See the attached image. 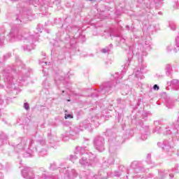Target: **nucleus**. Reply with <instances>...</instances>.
Segmentation results:
<instances>
[{"mask_svg":"<svg viewBox=\"0 0 179 179\" xmlns=\"http://www.w3.org/2000/svg\"><path fill=\"white\" fill-rule=\"evenodd\" d=\"M47 141L44 138V134H36L35 139L27 138H21L20 142L14 147L15 152L19 153L24 150V157H33L36 152H38L39 156H47V150H45Z\"/></svg>","mask_w":179,"mask_h":179,"instance_id":"obj_1","label":"nucleus"},{"mask_svg":"<svg viewBox=\"0 0 179 179\" xmlns=\"http://www.w3.org/2000/svg\"><path fill=\"white\" fill-rule=\"evenodd\" d=\"M5 40L8 43H15V41H19L20 40L27 41L29 43L30 45H27L23 46L22 48L24 51H31V50L34 49V44L33 43L37 39L34 35H30L29 32L20 31L19 28L14 27L11 28L6 37H5V34H0V45H3L5 43Z\"/></svg>","mask_w":179,"mask_h":179,"instance_id":"obj_2","label":"nucleus"},{"mask_svg":"<svg viewBox=\"0 0 179 179\" xmlns=\"http://www.w3.org/2000/svg\"><path fill=\"white\" fill-rule=\"evenodd\" d=\"M130 51H131L133 55L138 57L139 64H141L140 67H137L134 70V75L137 79H145V73H148L147 65L143 64V57L148 55L146 51L150 50V41H145L141 43L134 45L133 46H129Z\"/></svg>","mask_w":179,"mask_h":179,"instance_id":"obj_3","label":"nucleus"},{"mask_svg":"<svg viewBox=\"0 0 179 179\" xmlns=\"http://www.w3.org/2000/svg\"><path fill=\"white\" fill-rule=\"evenodd\" d=\"M133 55H129L128 60L124 64V67L122 71V73H115V74L112 75L113 78L115 79V83H113V81H109L103 83L100 85V90L98 91L97 94H92L91 96L92 97H99V96H101V94H110L113 90H114V87L115 85H117L120 82L118 81L120 80L123 76L125 72H127V69L129 66V64H131V61H132Z\"/></svg>","mask_w":179,"mask_h":179,"instance_id":"obj_4","label":"nucleus"},{"mask_svg":"<svg viewBox=\"0 0 179 179\" xmlns=\"http://www.w3.org/2000/svg\"><path fill=\"white\" fill-rule=\"evenodd\" d=\"M26 70L23 69L20 73H18V80L15 81V78L12 77V73H15V71L12 70V69L9 68L7 70L4 71L3 76H4V82L6 83V87L8 89H10V90H13L14 93L17 94V86L20 82H24L29 74H26L24 77H22V73H24Z\"/></svg>","mask_w":179,"mask_h":179,"instance_id":"obj_5","label":"nucleus"},{"mask_svg":"<svg viewBox=\"0 0 179 179\" xmlns=\"http://www.w3.org/2000/svg\"><path fill=\"white\" fill-rule=\"evenodd\" d=\"M80 128L76 126H71L69 127V132L66 131L62 135V139L64 142H68L69 138H71L73 140L78 139L79 136V132L80 131H83V128L85 129H89V128H92V124L89 120H85L84 122L80 124Z\"/></svg>","mask_w":179,"mask_h":179,"instance_id":"obj_6","label":"nucleus"},{"mask_svg":"<svg viewBox=\"0 0 179 179\" xmlns=\"http://www.w3.org/2000/svg\"><path fill=\"white\" fill-rule=\"evenodd\" d=\"M107 176H110V173H107L103 171H100L96 174L92 171L88 170L80 172L79 178L81 179H107Z\"/></svg>","mask_w":179,"mask_h":179,"instance_id":"obj_7","label":"nucleus"},{"mask_svg":"<svg viewBox=\"0 0 179 179\" xmlns=\"http://www.w3.org/2000/svg\"><path fill=\"white\" fill-rule=\"evenodd\" d=\"M109 153L110 157L103 162V167H108L111 166L114 163V159L117 157V155H118V150L117 149V146L114 145V143L111 142V136H109Z\"/></svg>","mask_w":179,"mask_h":179,"instance_id":"obj_8","label":"nucleus"},{"mask_svg":"<svg viewBox=\"0 0 179 179\" xmlns=\"http://www.w3.org/2000/svg\"><path fill=\"white\" fill-rule=\"evenodd\" d=\"M72 30L73 31H77V33L75 34L73 38L70 39L69 44L66 45V48H75L76 47V40H78L80 43H85L86 41L85 36L81 34L82 30H80L78 27H73Z\"/></svg>","mask_w":179,"mask_h":179,"instance_id":"obj_9","label":"nucleus"},{"mask_svg":"<svg viewBox=\"0 0 179 179\" xmlns=\"http://www.w3.org/2000/svg\"><path fill=\"white\" fill-rule=\"evenodd\" d=\"M90 159H87L86 157H82L79 159V164L82 167H94L97 164V157L94 156L92 153H90Z\"/></svg>","mask_w":179,"mask_h":179,"instance_id":"obj_10","label":"nucleus"},{"mask_svg":"<svg viewBox=\"0 0 179 179\" xmlns=\"http://www.w3.org/2000/svg\"><path fill=\"white\" fill-rule=\"evenodd\" d=\"M129 170L124 165H120L117 171L110 173L111 177H120V179H128Z\"/></svg>","mask_w":179,"mask_h":179,"instance_id":"obj_11","label":"nucleus"},{"mask_svg":"<svg viewBox=\"0 0 179 179\" xmlns=\"http://www.w3.org/2000/svg\"><path fill=\"white\" fill-rule=\"evenodd\" d=\"M137 125H139L141 127V129H140V133L138 134V139H140L141 141H146L148 139V136H149V134H150V129H149V126L143 127V121L138 120L137 122Z\"/></svg>","mask_w":179,"mask_h":179,"instance_id":"obj_12","label":"nucleus"},{"mask_svg":"<svg viewBox=\"0 0 179 179\" xmlns=\"http://www.w3.org/2000/svg\"><path fill=\"white\" fill-rule=\"evenodd\" d=\"M105 143L104 137L103 136H98L94 139V146L98 152H104L106 150Z\"/></svg>","mask_w":179,"mask_h":179,"instance_id":"obj_13","label":"nucleus"},{"mask_svg":"<svg viewBox=\"0 0 179 179\" xmlns=\"http://www.w3.org/2000/svg\"><path fill=\"white\" fill-rule=\"evenodd\" d=\"M86 147H80V146H76L74 155H71L69 156L68 159L71 162H75V160H77L78 155H85L86 152Z\"/></svg>","mask_w":179,"mask_h":179,"instance_id":"obj_14","label":"nucleus"},{"mask_svg":"<svg viewBox=\"0 0 179 179\" xmlns=\"http://www.w3.org/2000/svg\"><path fill=\"white\" fill-rule=\"evenodd\" d=\"M60 174H64V176L69 179H75L78 177V172L76 170L71 169L70 171L66 170V167H61L59 169Z\"/></svg>","mask_w":179,"mask_h":179,"instance_id":"obj_15","label":"nucleus"},{"mask_svg":"<svg viewBox=\"0 0 179 179\" xmlns=\"http://www.w3.org/2000/svg\"><path fill=\"white\" fill-rule=\"evenodd\" d=\"M153 134H163V135H171V129L169 127H160L157 126L155 129L152 130Z\"/></svg>","mask_w":179,"mask_h":179,"instance_id":"obj_16","label":"nucleus"},{"mask_svg":"<svg viewBox=\"0 0 179 179\" xmlns=\"http://www.w3.org/2000/svg\"><path fill=\"white\" fill-rule=\"evenodd\" d=\"M153 134H163V135H171V129L169 127H160L157 126L155 129L152 130Z\"/></svg>","mask_w":179,"mask_h":179,"instance_id":"obj_17","label":"nucleus"},{"mask_svg":"<svg viewBox=\"0 0 179 179\" xmlns=\"http://www.w3.org/2000/svg\"><path fill=\"white\" fill-rule=\"evenodd\" d=\"M21 174L23 178H26V179L34 178V173H33V169L30 167L25 166L22 169Z\"/></svg>","mask_w":179,"mask_h":179,"instance_id":"obj_18","label":"nucleus"},{"mask_svg":"<svg viewBox=\"0 0 179 179\" xmlns=\"http://www.w3.org/2000/svg\"><path fill=\"white\" fill-rule=\"evenodd\" d=\"M159 148H162L163 150L165 152H169L170 149H171V143L169 140H164L162 143L159 142L157 143Z\"/></svg>","mask_w":179,"mask_h":179,"instance_id":"obj_19","label":"nucleus"},{"mask_svg":"<svg viewBox=\"0 0 179 179\" xmlns=\"http://www.w3.org/2000/svg\"><path fill=\"white\" fill-rule=\"evenodd\" d=\"M66 75H65V73L62 72V71L61 70H58L57 71H56L55 73V82H56V83H57L58 85V80L62 81V80H65V78H66Z\"/></svg>","mask_w":179,"mask_h":179,"instance_id":"obj_20","label":"nucleus"},{"mask_svg":"<svg viewBox=\"0 0 179 179\" xmlns=\"http://www.w3.org/2000/svg\"><path fill=\"white\" fill-rule=\"evenodd\" d=\"M167 86H170L173 90H179V80L173 79L167 82Z\"/></svg>","mask_w":179,"mask_h":179,"instance_id":"obj_21","label":"nucleus"},{"mask_svg":"<svg viewBox=\"0 0 179 179\" xmlns=\"http://www.w3.org/2000/svg\"><path fill=\"white\" fill-rule=\"evenodd\" d=\"M109 36H110V37H117V41H120V44H125L126 40H125L124 38H122V37L121 36V34H120L110 33V34H109Z\"/></svg>","mask_w":179,"mask_h":179,"instance_id":"obj_22","label":"nucleus"},{"mask_svg":"<svg viewBox=\"0 0 179 179\" xmlns=\"http://www.w3.org/2000/svg\"><path fill=\"white\" fill-rule=\"evenodd\" d=\"M165 72L166 76H171V75L173 74V66H171V64H168L165 66Z\"/></svg>","mask_w":179,"mask_h":179,"instance_id":"obj_23","label":"nucleus"},{"mask_svg":"<svg viewBox=\"0 0 179 179\" xmlns=\"http://www.w3.org/2000/svg\"><path fill=\"white\" fill-rule=\"evenodd\" d=\"M8 141V136L3 132L0 133V146L3 145V143Z\"/></svg>","mask_w":179,"mask_h":179,"instance_id":"obj_24","label":"nucleus"},{"mask_svg":"<svg viewBox=\"0 0 179 179\" xmlns=\"http://www.w3.org/2000/svg\"><path fill=\"white\" fill-rule=\"evenodd\" d=\"M113 44L108 45V46H106V48L101 50V52L102 54H110L111 52V50H113Z\"/></svg>","mask_w":179,"mask_h":179,"instance_id":"obj_25","label":"nucleus"},{"mask_svg":"<svg viewBox=\"0 0 179 179\" xmlns=\"http://www.w3.org/2000/svg\"><path fill=\"white\" fill-rule=\"evenodd\" d=\"M174 106V100L171 99H168L166 103V106L167 107V108H173Z\"/></svg>","mask_w":179,"mask_h":179,"instance_id":"obj_26","label":"nucleus"},{"mask_svg":"<svg viewBox=\"0 0 179 179\" xmlns=\"http://www.w3.org/2000/svg\"><path fill=\"white\" fill-rule=\"evenodd\" d=\"M41 179H59L58 178V176L57 175H55V176H47V175H45V173L43 174L41 176Z\"/></svg>","mask_w":179,"mask_h":179,"instance_id":"obj_27","label":"nucleus"},{"mask_svg":"<svg viewBox=\"0 0 179 179\" xmlns=\"http://www.w3.org/2000/svg\"><path fill=\"white\" fill-rule=\"evenodd\" d=\"M57 169H59L58 166L57 165V163L53 162L51 163L49 169L51 170L52 171H54V170H57Z\"/></svg>","mask_w":179,"mask_h":179,"instance_id":"obj_28","label":"nucleus"},{"mask_svg":"<svg viewBox=\"0 0 179 179\" xmlns=\"http://www.w3.org/2000/svg\"><path fill=\"white\" fill-rule=\"evenodd\" d=\"M169 27L171 30H176L177 26L176 25V23L173 21L169 22Z\"/></svg>","mask_w":179,"mask_h":179,"instance_id":"obj_29","label":"nucleus"},{"mask_svg":"<svg viewBox=\"0 0 179 179\" xmlns=\"http://www.w3.org/2000/svg\"><path fill=\"white\" fill-rule=\"evenodd\" d=\"M146 162L148 164H152V155L148 154L146 157Z\"/></svg>","mask_w":179,"mask_h":179,"instance_id":"obj_30","label":"nucleus"},{"mask_svg":"<svg viewBox=\"0 0 179 179\" xmlns=\"http://www.w3.org/2000/svg\"><path fill=\"white\" fill-rule=\"evenodd\" d=\"M62 45V41H54L53 46L54 47H61Z\"/></svg>","mask_w":179,"mask_h":179,"instance_id":"obj_31","label":"nucleus"},{"mask_svg":"<svg viewBox=\"0 0 179 179\" xmlns=\"http://www.w3.org/2000/svg\"><path fill=\"white\" fill-rule=\"evenodd\" d=\"M29 4L33 5V6L37 7V5H38V0H30Z\"/></svg>","mask_w":179,"mask_h":179,"instance_id":"obj_32","label":"nucleus"},{"mask_svg":"<svg viewBox=\"0 0 179 179\" xmlns=\"http://www.w3.org/2000/svg\"><path fill=\"white\" fill-rule=\"evenodd\" d=\"M160 1L162 0H153L152 1H151L150 4H147L146 8H151L153 3H158V2H160Z\"/></svg>","mask_w":179,"mask_h":179,"instance_id":"obj_33","label":"nucleus"},{"mask_svg":"<svg viewBox=\"0 0 179 179\" xmlns=\"http://www.w3.org/2000/svg\"><path fill=\"white\" fill-rule=\"evenodd\" d=\"M65 120H71L72 118H73V115H71V114H66L64 116Z\"/></svg>","mask_w":179,"mask_h":179,"instance_id":"obj_34","label":"nucleus"},{"mask_svg":"<svg viewBox=\"0 0 179 179\" xmlns=\"http://www.w3.org/2000/svg\"><path fill=\"white\" fill-rule=\"evenodd\" d=\"M173 50V45H169L167 47H166V51L168 52H171V51Z\"/></svg>","mask_w":179,"mask_h":179,"instance_id":"obj_35","label":"nucleus"},{"mask_svg":"<svg viewBox=\"0 0 179 179\" xmlns=\"http://www.w3.org/2000/svg\"><path fill=\"white\" fill-rule=\"evenodd\" d=\"M153 90L157 91L160 90V87H159V85H157V84L154 85V86L152 87Z\"/></svg>","mask_w":179,"mask_h":179,"instance_id":"obj_36","label":"nucleus"},{"mask_svg":"<svg viewBox=\"0 0 179 179\" xmlns=\"http://www.w3.org/2000/svg\"><path fill=\"white\" fill-rule=\"evenodd\" d=\"M10 57H12V54L7 53L4 55V59H8V58H10Z\"/></svg>","mask_w":179,"mask_h":179,"instance_id":"obj_37","label":"nucleus"},{"mask_svg":"<svg viewBox=\"0 0 179 179\" xmlns=\"http://www.w3.org/2000/svg\"><path fill=\"white\" fill-rule=\"evenodd\" d=\"M24 108H25V110H29L30 109V106H29V103H24Z\"/></svg>","mask_w":179,"mask_h":179,"instance_id":"obj_38","label":"nucleus"},{"mask_svg":"<svg viewBox=\"0 0 179 179\" xmlns=\"http://www.w3.org/2000/svg\"><path fill=\"white\" fill-rule=\"evenodd\" d=\"M126 29L127 30H130V31H134V27L131 26V27H129V26H126Z\"/></svg>","mask_w":179,"mask_h":179,"instance_id":"obj_39","label":"nucleus"},{"mask_svg":"<svg viewBox=\"0 0 179 179\" xmlns=\"http://www.w3.org/2000/svg\"><path fill=\"white\" fill-rule=\"evenodd\" d=\"M3 104V99L0 96V110L2 108V105Z\"/></svg>","mask_w":179,"mask_h":179,"instance_id":"obj_40","label":"nucleus"},{"mask_svg":"<svg viewBox=\"0 0 179 179\" xmlns=\"http://www.w3.org/2000/svg\"><path fill=\"white\" fill-rule=\"evenodd\" d=\"M39 170H40L42 173H46V172H47V170H45L43 167L39 168Z\"/></svg>","mask_w":179,"mask_h":179,"instance_id":"obj_41","label":"nucleus"},{"mask_svg":"<svg viewBox=\"0 0 179 179\" xmlns=\"http://www.w3.org/2000/svg\"><path fill=\"white\" fill-rule=\"evenodd\" d=\"M16 20H20V23H22V20L20 19V17L19 15H17V17H16Z\"/></svg>","mask_w":179,"mask_h":179,"instance_id":"obj_42","label":"nucleus"},{"mask_svg":"<svg viewBox=\"0 0 179 179\" xmlns=\"http://www.w3.org/2000/svg\"><path fill=\"white\" fill-rule=\"evenodd\" d=\"M39 64H45V65H47V64H48V62H44V61H39Z\"/></svg>","mask_w":179,"mask_h":179,"instance_id":"obj_43","label":"nucleus"},{"mask_svg":"<svg viewBox=\"0 0 179 179\" xmlns=\"http://www.w3.org/2000/svg\"><path fill=\"white\" fill-rule=\"evenodd\" d=\"M43 72L44 76H48V73L45 72V69L43 70Z\"/></svg>","mask_w":179,"mask_h":179,"instance_id":"obj_44","label":"nucleus"},{"mask_svg":"<svg viewBox=\"0 0 179 179\" xmlns=\"http://www.w3.org/2000/svg\"><path fill=\"white\" fill-rule=\"evenodd\" d=\"M36 30L39 32V33H41L43 31V29H40L38 27L36 28Z\"/></svg>","mask_w":179,"mask_h":179,"instance_id":"obj_45","label":"nucleus"},{"mask_svg":"<svg viewBox=\"0 0 179 179\" xmlns=\"http://www.w3.org/2000/svg\"><path fill=\"white\" fill-rule=\"evenodd\" d=\"M0 179H3V173H0Z\"/></svg>","mask_w":179,"mask_h":179,"instance_id":"obj_46","label":"nucleus"},{"mask_svg":"<svg viewBox=\"0 0 179 179\" xmlns=\"http://www.w3.org/2000/svg\"><path fill=\"white\" fill-rule=\"evenodd\" d=\"M173 50L174 52H178V51H179V49L177 50V48H175L173 49Z\"/></svg>","mask_w":179,"mask_h":179,"instance_id":"obj_47","label":"nucleus"},{"mask_svg":"<svg viewBox=\"0 0 179 179\" xmlns=\"http://www.w3.org/2000/svg\"><path fill=\"white\" fill-rule=\"evenodd\" d=\"M117 103H121V99H117Z\"/></svg>","mask_w":179,"mask_h":179,"instance_id":"obj_48","label":"nucleus"},{"mask_svg":"<svg viewBox=\"0 0 179 179\" xmlns=\"http://www.w3.org/2000/svg\"><path fill=\"white\" fill-rule=\"evenodd\" d=\"M47 83V80H45L43 83V85H44V86H45V84Z\"/></svg>","mask_w":179,"mask_h":179,"instance_id":"obj_49","label":"nucleus"},{"mask_svg":"<svg viewBox=\"0 0 179 179\" xmlns=\"http://www.w3.org/2000/svg\"><path fill=\"white\" fill-rule=\"evenodd\" d=\"M0 88H1V89H3V85L0 84Z\"/></svg>","mask_w":179,"mask_h":179,"instance_id":"obj_50","label":"nucleus"},{"mask_svg":"<svg viewBox=\"0 0 179 179\" xmlns=\"http://www.w3.org/2000/svg\"><path fill=\"white\" fill-rule=\"evenodd\" d=\"M17 65H19V64H22V62H17Z\"/></svg>","mask_w":179,"mask_h":179,"instance_id":"obj_51","label":"nucleus"},{"mask_svg":"<svg viewBox=\"0 0 179 179\" xmlns=\"http://www.w3.org/2000/svg\"><path fill=\"white\" fill-rule=\"evenodd\" d=\"M42 55L45 57V53L43 52Z\"/></svg>","mask_w":179,"mask_h":179,"instance_id":"obj_52","label":"nucleus"},{"mask_svg":"<svg viewBox=\"0 0 179 179\" xmlns=\"http://www.w3.org/2000/svg\"><path fill=\"white\" fill-rule=\"evenodd\" d=\"M107 134H108V135H110L109 134H110V131H107Z\"/></svg>","mask_w":179,"mask_h":179,"instance_id":"obj_53","label":"nucleus"},{"mask_svg":"<svg viewBox=\"0 0 179 179\" xmlns=\"http://www.w3.org/2000/svg\"><path fill=\"white\" fill-rule=\"evenodd\" d=\"M47 33H50V31L49 30H46Z\"/></svg>","mask_w":179,"mask_h":179,"instance_id":"obj_54","label":"nucleus"},{"mask_svg":"<svg viewBox=\"0 0 179 179\" xmlns=\"http://www.w3.org/2000/svg\"><path fill=\"white\" fill-rule=\"evenodd\" d=\"M24 64H22V68H24Z\"/></svg>","mask_w":179,"mask_h":179,"instance_id":"obj_55","label":"nucleus"},{"mask_svg":"<svg viewBox=\"0 0 179 179\" xmlns=\"http://www.w3.org/2000/svg\"><path fill=\"white\" fill-rule=\"evenodd\" d=\"M108 62H110V64H111V62L110 60H108Z\"/></svg>","mask_w":179,"mask_h":179,"instance_id":"obj_56","label":"nucleus"},{"mask_svg":"<svg viewBox=\"0 0 179 179\" xmlns=\"http://www.w3.org/2000/svg\"><path fill=\"white\" fill-rule=\"evenodd\" d=\"M48 136H50V134H48Z\"/></svg>","mask_w":179,"mask_h":179,"instance_id":"obj_57","label":"nucleus"},{"mask_svg":"<svg viewBox=\"0 0 179 179\" xmlns=\"http://www.w3.org/2000/svg\"><path fill=\"white\" fill-rule=\"evenodd\" d=\"M65 92V91H62V93H64Z\"/></svg>","mask_w":179,"mask_h":179,"instance_id":"obj_58","label":"nucleus"},{"mask_svg":"<svg viewBox=\"0 0 179 179\" xmlns=\"http://www.w3.org/2000/svg\"><path fill=\"white\" fill-rule=\"evenodd\" d=\"M106 65H107V64H108L107 62H106Z\"/></svg>","mask_w":179,"mask_h":179,"instance_id":"obj_59","label":"nucleus"},{"mask_svg":"<svg viewBox=\"0 0 179 179\" xmlns=\"http://www.w3.org/2000/svg\"><path fill=\"white\" fill-rule=\"evenodd\" d=\"M161 78H163V76H161Z\"/></svg>","mask_w":179,"mask_h":179,"instance_id":"obj_60","label":"nucleus"},{"mask_svg":"<svg viewBox=\"0 0 179 179\" xmlns=\"http://www.w3.org/2000/svg\"><path fill=\"white\" fill-rule=\"evenodd\" d=\"M68 101H71V100L69 99Z\"/></svg>","mask_w":179,"mask_h":179,"instance_id":"obj_61","label":"nucleus"},{"mask_svg":"<svg viewBox=\"0 0 179 179\" xmlns=\"http://www.w3.org/2000/svg\"><path fill=\"white\" fill-rule=\"evenodd\" d=\"M90 1H94V0H90Z\"/></svg>","mask_w":179,"mask_h":179,"instance_id":"obj_62","label":"nucleus"},{"mask_svg":"<svg viewBox=\"0 0 179 179\" xmlns=\"http://www.w3.org/2000/svg\"><path fill=\"white\" fill-rule=\"evenodd\" d=\"M39 179H41V177Z\"/></svg>","mask_w":179,"mask_h":179,"instance_id":"obj_63","label":"nucleus"}]
</instances>
